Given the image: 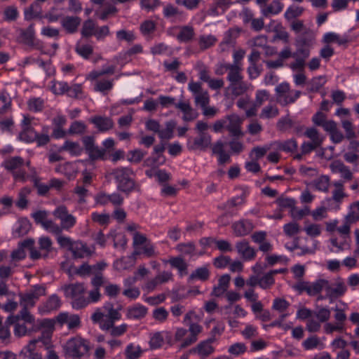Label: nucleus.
Returning <instances> with one entry per match:
<instances>
[{
	"label": "nucleus",
	"mask_w": 359,
	"mask_h": 359,
	"mask_svg": "<svg viewBox=\"0 0 359 359\" xmlns=\"http://www.w3.org/2000/svg\"><path fill=\"white\" fill-rule=\"evenodd\" d=\"M331 311L328 307L317 306L316 311H312L301 306L297 311V318L306 320V329L309 332H317L321 327V323L330 320Z\"/></svg>",
	"instance_id": "obj_1"
},
{
	"label": "nucleus",
	"mask_w": 359,
	"mask_h": 359,
	"mask_svg": "<svg viewBox=\"0 0 359 359\" xmlns=\"http://www.w3.org/2000/svg\"><path fill=\"white\" fill-rule=\"evenodd\" d=\"M202 331L203 327L200 324H191L190 328L188 327V329L177 327L175 329L173 339H168L167 342L170 346L177 343L180 348H185L198 341V335Z\"/></svg>",
	"instance_id": "obj_2"
},
{
	"label": "nucleus",
	"mask_w": 359,
	"mask_h": 359,
	"mask_svg": "<svg viewBox=\"0 0 359 359\" xmlns=\"http://www.w3.org/2000/svg\"><path fill=\"white\" fill-rule=\"evenodd\" d=\"M110 175L117 184V189L127 194L137 188L133 178V171L129 168L121 167L111 170Z\"/></svg>",
	"instance_id": "obj_3"
},
{
	"label": "nucleus",
	"mask_w": 359,
	"mask_h": 359,
	"mask_svg": "<svg viewBox=\"0 0 359 359\" xmlns=\"http://www.w3.org/2000/svg\"><path fill=\"white\" fill-rule=\"evenodd\" d=\"M229 84L224 90L226 98L234 100L246 93L250 88L251 84L243 81L242 72L239 70L228 80Z\"/></svg>",
	"instance_id": "obj_4"
},
{
	"label": "nucleus",
	"mask_w": 359,
	"mask_h": 359,
	"mask_svg": "<svg viewBox=\"0 0 359 359\" xmlns=\"http://www.w3.org/2000/svg\"><path fill=\"white\" fill-rule=\"evenodd\" d=\"M34 241L32 238L26 239L19 243L18 248L13 250L11 253V263L12 266H17V262L24 259L27 253L25 248L29 250L30 258L33 260H36L42 257V254L36 250L34 246Z\"/></svg>",
	"instance_id": "obj_5"
},
{
	"label": "nucleus",
	"mask_w": 359,
	"mask_h": 359,
	"mask_svg": "<svg viewBox=\"0 0 359 359\" xmlns=\"http://www.w3.org/2000/svg\"><path fill=\"white\" fill-rule=\"evenodd\" d=\"M64 292L65 296L73 300V307L76 309H81L88 304V301L83 297L86 288L83 283H72L69 285H64L61 287Z\"/></svg>",
	"instance_id": "obj_6"
},
{
	"label": "nucleus",
	"mask_w": 359,
	"mask_h": 359,
	"mask_svg": "<svg viewBox=\"0 0 359 359\" xmlns=\"http://www.w3.org/2000/svg\"><path fill=\"white\" fill-rule=\"evenodd\" d=\"M66 354L74 359L84 356L89 351V343L81 337L69 339L64 346Z\"/></svg>",
	"instance_id": "obj_7"
},
{
	"label": "nucleus",
	"mask_w": 359,
	"mask_h": 359,
	"mask_svg": "<svg viewBox=\"0 0 359 359\" xmlns=\"http://www.w3.org/2000/svg\"><path fill=\"white\" fill-rule=\"evenodd\" d=\"M276 101L282 106L294 103L301 95V91L291 90L287 82H283L275 88Z\"/></svg>",
	"instance_id": "obj_8"
},
{
	"label": "nucleus",
	"mask_w": 359,
	"mask_h": 359,
	"mask_svg": "<svg viewBox=\"0 0 359 359\" xmlns=\"http://www.w3.org/2000/svg\"><path fill=\"white\" fill-rule=\"evenodd\" d=\"M56 320L54 319H43L37 321L35 325L36 332L40 330L41 336L38 338L46 348L50 347V341L53 332L55 330V324Z\"/></svg>",
	"instance_id": "obj_9"
},
{
	"label": "nucleus",
	"mask_w": 359,
	"mask_h": 359,
	"mask_svg": "<svg viewBox=\"0 0 359 359\" xmlns=\"http://www.w3.org/2000/svg\"><path fill=\"white\" fill-rule=\"evenodd\" d=\"M53 216L60 221V227L62 230L69 231L76 223V218L69 212L66 205H60L53 212Z\"/></svg>",
	"instance_id": "obj_10"
},
{
	"label": "nucleus",
	"mask_w": 359,
	"mask_h": 359,
	"mask_svg": "<svg viewBox=\"0 0 359 359\" xmlns=\"http://www.w3.org/2000/svg\"><path fill=\"white\" fill-rule=\"evenodd\" d=\"M45 294V286L34 285L26 292L20 294V305L24 307H33L39 297Z\"/></svg>",
	"instance_id": "obj_11"
},
{
	"label": "nucleus",
	"mask_w": 359,
	"mask_h": 359,
	"mask_svg": "<svg viewBox=\"0 0 359 359\" xmlns=\"http://www.w3.org/2000/svg\"><path fill=\"white\" fill-rule=\"evenodd\" d=\"M226 122V130L229 132V135L233 138H241L243 136L241 130L243 119L237 114H232L224 117Z\"/></svg>",
	"instance_id": "obj_12"
},
{
	"label": "nucleus",
	"mask_w": 359,
	"mask_h": 359,
	"mask_svg": "<svg viewBox=\"0 0 359 359\" xmlns=\"http://www.w3.org/2000/svg\"><path fill=\"white\" fill-rule=\"evenodd\" d=\"M188 88L193 93L196 105H199L201 107L208 105L210 102L208 92L202 88L200 83L191 81Z\"/></svg>",
	"instance_id": "obj_13"
},
{
	"label": "nucleus",
	"mask_w": 359,
	"mask_h": 359,
	"mask_svg": "<svg viewBox=\"0 0 359 359\" xmlns=\"http://www.w3.org/2000/svg\"><path fill=\"white\" fill-rule=\"evenodd\" d=\"M266 30L269 32L274 33L272 41L280 40L285 43H289L290 34L287 32L285 27H284L280 22L276 20H271L267 25Z\"/></svg>",
	"instance_id": "obj_14"
},
{
	"label": "nucleus",
	"mask_w": 359,
	"mask_h": 359,
	"mask_svg": "<svg viewBox=\"0 0 359 359\" xmlns=\"http://www.w3.org/2000/svg\"><path fill=\"white\" fill-rule=\"evenodd\" d=\"M211 142L212 137L210 135L198 134L197 137L188 140L187 147V149L191 151H204L210 146Z\"/></svg>",
	"instance_id": "obj_15"
},
{
	"label": "nucleus",
	"mask_w": 359,
	"mask_h": 359,
	"mask_svg": "<svg viewBox=\"0 0 359 359\" xmlns=\"http://www.w3.org/2000/svg\"><path fill=\"white\" fill-rule=\"evenodd\" d=\"M56 322L60 325H67L69 330L79 327L81 324L80 318L78 315L69 313H60L55 318Z\"/></svg>",
	"instance_id": "obj_16"
},
{
	"label": "nucleus",
	"mask_w": 359,
	"mask_h": 359,
	"mask_svg": "<svg viewBox=\"0 0 359 359\" xmlns=\"http://www.w3.org/2000/svg\"><path fill=\"white\" fill-rule=\"evenodd\" d=\"M81 19L78 16L66 15L61 18L62 27L67 34L76 33L81 25Z\"/></svg>",
	"instance_id": "obj_17"
},
{
	"label": "nucleus",
	"mask_w": 359,
	"mask_h": 359,
	"mask_svg": "<svg viewBox=\"0 0 359 359\" xmlns=\"http://www.w3.org/2000/svg\"><path fill=\"white\" fill-rule=\"evenodd\" d=\"M232 229L236 236L241 237L249 234L254 229V226L248 219H241L232 224Z\"/></svg>",
	"instance_id": "obj_18"
},
{
	"label": "nucleus",
	"mask_w": 359,
	"mask_h": 359,
	"mask_svg": "<svg viewBox=\"0 0 359 359\" xmlns=\"http://www.w3.org/2000/svg\"><path fill=\"white\" fill-rule=\"evenodd\" d=\"M165 149V144L163 142L156 145L154 147V154L156 155V156H151L147 158L144 161V163L147 166L151 167H156L158 166L159 164H162L165 161L162 155Z\"/></svg>",
	"instance_id": "obj_19"
},
{
	"label": "nucleus",
	"mask_w": 359,
	"mask_h": 359,
	"mask_svg": "<svg viewBox=\"0 0 359 359\" xmlns=\"http://www.w3.org/2000/svg\"><path fill=\"white\" fill-rule=\"evenodd\" d=\"M238 253L245 260L254 259L256 256V250L250 245L248 241L243 240L236 244Z\"/></svg>",
	"instance_id": "obj_20"
},
{
	"label": "nucleus",
	"mask_w": 359,
	"mask_h": 359,
	"mask_svg": "<svg viewBox=\"0 0 359 359\" xmlns=\"http://www.w3.org/2000/svg\"><path fill=\"white\" fill-rule=\"evenodd\" d=\"M70 251L72 252L73 257L76 259L88 257L93 253V250L88 247L86 243L79 241L74 242Z\"/></svg>",
	"instance_id": "obj_21"
},
{
	"label": "nucleus",
	"mask_w": 359,
	"mask_h": 359,
	"mask_svg": "<svg viewBox=\"0 0 359 359\" xmlns=\"http://www.w3.org/2000/svg\"><path fill=\"white\" fill-rule=\"evenodd\" d=\"M34 35L35 30L33 24L30 25L26 29L20 30V36L26 44L32 46L42 51V43L40 41L34 42Z\"/></svg>",
	"instance_id": "obj_22"
},
{
	"label": "nucleus",
	"mask_w": 359,
	"mask_h": 359,
	"mask_svg": "<svg viewBox=\"0 0 359 359\" xmlns=\"http://www.w3.org/2000/svg\"><path fill=\"white\" fill-rule=\"evenodd\" d=\"M231 276L229 274H224L218 279V283L214 286L211 292V296L219 297L227 292L229 287Z\"/></svg>",
	"instance_id": "obj_23"
},
{
	"label": "nucleus",
	"mask_w": 359,
	"mask_h": 359,
	"mask_svg": "<svg viewBox=\"0 0 359 359\" xmlns=\"http://www.w3.org/2000/svg\"><path fill=\"white\" fill-rule=\"evenodd\" d=\"M100 132H107L114 128L113 120L107 116H95L90 119Z\"/></svg>",
	"instance_id": "obj_24"
},
{
	"label": "nucleus",
	"mask_w": 359,
	"mask_h": 359,
	"mask_svg": "<svg viewBox=\"0 0 359 359\" xmlns=\"http://www.w3.org/2000/svg\"><path fill=\"white\" fill-rule=\"evenodd\" d=\"M147 313V308L137 304L130 306L126 309V317L130 320H140L145 317Z\"/></svg>",
	"instance_id": "obj_25"
},
{
	"label": "nucleus",
	"mask_w": 359,
	"mask_h": 359,
	"mask_svg": "<svg viewBox=\"0 0 359 359\" xmlns=\"http://www.w3.org/2000/svg\"><path fill=\"white\" fill-rule=\"evenodd\" d=\"M231 4V0H214L210 4L208 13L212 16L222 14Z\"/></svg>",
	"instance_id": "obj_26"
},
{
	"label": "nucleus",
	"mask_w": 359,
	"mask_h": 359,
	"mask_svg": "<svg viewBox=\"0 0 359 359\" xmlns=\"http://www.w3.org/2000/svg\"><path fill=\"white\" fill-rule=\"evenodd\" d=\"M330 168L333 173L340 174L341 177L344 180H351L352 179V172L341 161L338 160L332 161L330 165Z\"/></svg>",
	"instance_id": "obj_27"
},
{
	"label": "nucleus",
	"mask_w": 359,
	"mask_h": 359,
	"mask_svg": "<svg viewBox=\"0 0 359 359\" xmlns=\"http://www.w3.org/2000/svg\"><path fill=\"white\" fill-rule=\"evenodd\" d=\"M262 14L264 17H269L272 15H277L280 13L283 8V4L278 0L272 1L269 4H262L260 6Z\"/></svg>",
	"instance_id": "obj_28"
},
{
	"label": "nucleus",
	"mask_w": 359,
	"mask_h": 359,
	"mask_svg": "<svg viewBox=\"0 0 359 359\" xmlns=\"http://www.w3.org/2000/svg\"><path fill=\"white\" fill-rule=\"evenodd\" d=\"M103 309L106 312V316L109 320L118 321L121 319L122 315L121 311L123 309L122 305L119 304L116 308H115L114 304L111 302H107L104 304Z\"/></svg>",
	"instance_id": "obj_29"
},
{
	"label": "nucleus",
	"mask_w": 359,
	"mask_h": 359,
	"mask_svg": "<svg viewBox=\"0 0 359 359\" xmlns=\"http://www.w3.org/2000/svg\"><path fill=\"white\" fill-rule=\"evenodd\" d=\"M330 184V177L327 175H320L311 182L309 186L317 191L327 193Z\"/></svg>",
	"instance_id": "obj_30"
},
{
	"label": "nucleus",
	"mask_w": 359,
	"mask_h": 359,
	"mask_svg": "<svg viewBox=\"0 0 359 359\" xmlns=\"http://www.w3.org/2000/svg\"><path fill=\"white\" fill-rule=\"evenodd\" d=\"M316 41V34L312 29H305L302 35L295 39V45L311 48Z\"/></svg>",
	"instance_id": "obj_31"
},
{
	"label": "nucleus",
	"mask_w": 359,
	"mask_h": 359,
	"mask_svg": "<svg viewBox=\"0 0 359 359\" xmlns=\"http://www.w3.org/2000/svg\"><path fill=\"white\" fill-rule=\"evenodd\" d=\"M61 302L60 298L53 294L50 296L48 299L39 307V311L42 313H49L52 311L57 309L60 306Z\"/></svg>",
	"instance_id": "obj_32"
},
{
	"label": "nucleus",
	"mask_w": 359,
	"mask_h": 359,
	"mask_svg": "<svg viewBox=\"0 0 359 359\" xmlns=\"http://www.w3.org/2000/svg\"><path fill=\"white\" fill-rule=\"evenodd\" d=\"M170 334L167 331L155 332L150 334L149 346L151 349H156L161 348L164 342V337Z\"/></svg>",
	"instance_id": "obj_33"
},
{
	"label": "nucleus",
	"mask_w": 359,
	"mask_h": 359,
	"mask_svg": "<svg viewBox=\"0 0 359 359\" xmlns=\"http://www.w3.org/2000/svg\"><path fill=\"white\" fill-rule=\"evenodd\" d=\"M271 145L274 146L278 150L286 152H294L297 149V142L294 139H290L283 142H274Z\"/></svg>",
	"instance_id": "obj_34"
},
{
	"label": "nucleus",
	"mask_w": 359,
	"mask_h": 359,
	"mask_svg": "<svg viewBox=\"0 0 359 359\" xmlns=\"http://www.w3.org/2000/svg\"><path fill=\"white\" fill-rule=\"evenodd\" d=\"M194 353H196L198 355L203 358H207L210 355L215 351V348L208 344V341H201L197 346L192 349Z\"/></svg>",
	"instance_id": "obj_35"
},
{
	"label": "nucleus",
	"mask_w": 359,
	"mask_h": 359,
	"mask_svg": "<svg viewBox=\"0 0 359 359\" xmlns=\"http://www.w3.org/2000/svg\"><path fill=\"white\" fill-rule=\"evenodd\" d=\"M217 41L216 36L212 34H202L198 38V46L202 51L213 46Z\"/></svg>",
	"instance_id": "obj_36"
},
{
	"label": "nucleus",
	"mask_w": 359,
	"mask_h": 359,
	"mask_svg": "<svg viewBox=\"0 0 359 359\" xmlns=\"http://www.w3.org/2000/svg\"><path fill=\"white\" fill-rule=\"evenodd\" d=\"M239 68H237L236 66H233L229 63H222L219 64L217 66L215 73L217 75L222 76L224 74V72L227 71V81L229 78H231L238 71Z\"/></svg>",
	"instance_id": "obj_37"
},
{
	"label": "nucleus",
	"mask_w": 359,
	"mask_h": 359,
	"mask_svg": "<svg viewBox=\"0 0 359 359\" xmlns=\"http://www.w3.org/2000/svg\"><path fill=\"white\" fill-rule=\"evenodd\" d=\"M25 164L24 160L20 156H15L10 158L4 161V166L6 169L13 172L20 170Z\"/></svg>",
	"instance_id": "obj_38"
},
{
	"label": "nucleus",
	"mask_w": 359,
	"mask_h": 359,
	"mask_svg": "<svg viewBox=\"0 0 359 359\" xmlns=\"http://www.w3.org/2000/svg\"><path fill=\"white\" fill-rule=\"evenodd\" d=\"M113 86V79L97 80L94 86V90L106 95L112 89Z\"/></svg>",
	"instance_id": "obj_39"
},
{
	"label": "nucleus",
	"mask_w": 359,
	"mask_h": 359,
	"mask_svg": "<svg viewBox=\"0 0 359 359\" xmlns=\"http://www.w3.org/2000/svg\"><path fill=\"white\" fill-rule=\"evenodd\" d=\"M41 17V8L37 2L32 4L25 10V18L27 20Z\"/></svg>",
	"instance_id": "obj_40"
},
{
	"label": "nucleus",
	"mask_w": 359,
	"mask_h": 359,
	"mask_svg": "<svg viewBox=\"0 0 359 359\" xmlns=\"http://www.w3.org/2000/svg\"><path fill=\"white\" fill-rule=\"evenodd\" d=\"M334 189L332 191V199L339 203L346 196L344 192V184L341 181L334 182L333 183Z\"/></svg>",
	"instance_id": "obj_41"
},
{
	"label": "nucleus",
	"mask_w": 359,
	"mask_h": 359,
	"mask_svg": "<svg viewBox=\"0 0 359 359\" xmlns=\"http://www.w3.org/2000/svg\"><path fill=\"white\" fill-rule=\"evenodd\" d=\"M325 43H337L338 45H344L348 42L346 36H341L339 34L334 32L326 33L323 39Z\"/></svg>",
	"instance_id": "obj_42"
},
{
	"label": "nucleus",
	"mask_w": 359,
	"mask_h": 359,
	"mask_svg": "<svg viewBox=\"0 0 359 359\" xmlns=\"http://www.w3.org/2000/svg\"><path fill=\"white\" fill-rule=\"evenodd\" d=\"M142 353L143 351L139 345L130 344L126 348L125 356L126 359H138Z\"/></svg>",
	"instance_id": "obj_43"
},
{
	"label": "nucleus",
	"mask_w": 359,
	"mask_h": 359,
	"mask_svg": "<svg viewBox=\"0 0 359 359\" xmlns=\"http://www.w3.org/2000/svg\"><path fill=\"white\" fill-rule=\"evenodd\" d=\"M31 176L32 177V182L34 186L36 187L38 194L39 195H45L50 189V184H41L39 182V178L38 177V172L34 169H31Z\"/></svg>",
	"instance_id": "obj_44"
},
{
	"label": "nucleus",
	"mask_w": 359,
	"mask_h": 359,
	"mask_svg": "<svg viewBox=\"0 0 359 359\" xmlns=\"http://www.w3.org/2000/svg\"><path fill=\"white\" fill-rule=\"evenodd\" d=\"M38 244L40 250L39 251L42 254V257H47L52 250L53 242L51 239L48 236H41L39 238Z\"/></svg>",
	"instance_id": "obj_45"
},
{
	"label": "nucleus",
	"mask_w": 359,
	"mask_h": 359,
	"mask_svg": "<svg viewBox=\"0 0 359 359\" xmlns=\"http://www.w3.org/2000/svg\"><path fill=\"white\" fill-rule=\"evenodd\" d=\"M31 193V189L25 187L22 188L18 193V198L16 201V205L20 209H25L28 204L27 197Z\"/></svg>",
	"instance_id": "obj_46"
},
{
	"label": "nucleus",
	"mask_w": 359,
	"mask_h": 359,
	"mask_svg": "<svg viewBox=\"0 0 359 359\" xmlns=\"http://www.w3.org/2000/svg\"><path fill=\"white\" fill-rule=\"evenodd\" d=\"M302 346L305 350H311L317 348L321 349L323 348L324 344L316 335H313L306 339L303 341Z\"/></svg>",
	"instance_id": "obj_47"
},
{
	"label": "nucleus",
	"mask_w": 359,
	"mask_h": 359,
	"mask_svg": "<svg viewBox=\"0 0 359 359\" xmlns=\"http://www.w3.org/2000/svg\"><path fill=\"white\" fill-rule=\"evenodd\" d=\"M176 127V123L174 121H169L165 123V128L160 130L158 135L161 140H170L173 137L174 129Z\"/></svg>",
	"instance_id": "obj_48"
},
{
	"label": "nucleus",
	"mask_w": 359,
	"mask_h": 359,
	"mask_svg": "<svg viewBox=\"0 0 359 359\" xmlns=\"http://www.w3.org/2000/svg\"><path fill=\"white\" fill-rule=\"evenodd\" d=\"M60 151H67L74 156H79L82 152V148L79 143L66 141L60 147Z\"/></svg>",
	"instance_id": "obj_49"
},
{
	"label": "nucleus",
	"mask_w": 359,
	"mask_h": 359,
	"mask_svg": "<svg viewBox=\"0 0 359 359\" xmlns=\"http://www.w3.org/2000/svg\"><path fill=\"white\" fill-rule=\"evenodd\" d=\"M304 135L309 138L316 146L320 147L323 142V137L320 136L319 132L315 128H307Z\"/></svg>",
	"instance_id": "obj_50"
},
{
	"label": "nucleus",
	"mask_w": 359,
	"mask_h": 359,
	"mask_svg": "<svg viewBox=\"0 0 359 359\" xmlns=\"http://www.w3.org/2000/svg\"><path fill=\"white\" fill-rule=\"evenodd\" d=\"M96 28L95 22L93 20L88 19L83 22L81 34L83 37H90L95 35Z\"/></svg>",
	"instance_id": "obj_51"
},
{
	"label": "nucleus",
	"mask_w": 359,
	"mask_h": 359,
	"mask_svg": "<svg viewBox=\"0 0 359 359\" xmlns=\"http://www.w3.org/2000/svg\"><path fill=\"white\" fill-rule=\"evenodd\" d=\"M27 107L30 111H41L44 108V100L41 97H32L27 101Z\"/></svg>",
	"instance_id": "obj_52"
},
{
	"label": "nucleus",
	"mask_w": 359,
	"mask_h": 359,
	"mask_svg": "<svg viewBox=\"0 0 359 359\" xmlns=\"http://www.w3.org/2000/svg\"><path fill=\"white\" fill-rule=\"evenodd\" d=\"M27 323H16L14 327V334L18 337H21L26 335H30L32 332H36L35 326H34L32 329H29L27 327Z\"/></svg>",
	"instance_id": "obj_53"
},
{
	"label": "nucleus",
	"mask_w": 359,
	"mask_h": 359,
	"mask_svg": "<svg viewBox=\"0 0 359 359\" xmlns=\"http://www.w3.org/2000/svg\"><path fill=\"white\" fill-rule=\"evenodd\" d=\"M194 36V29L191 26H184L181 27L177 39L183 42L189 41Z\"/></svg>",
	"instance_id": "obj_54"
},
{
	"label": "nucleus",
	"mask_w": 359,
	"mask_h": 359,
	"mask_svg": "<svg viewBox=\"0 0 359 359\" xmlns=\"http://www.w3.org/2000/svg\"><path fill=\"white\" fill-rule=\"evenodd\" d=\"M325 280L319 279L315 282L310 283L309 285L308 294L309 296H315L320 293L325 286Z\"/></svg>",
	"instance_id": "obj_55"
},
{
	"label": "nucleus",
	"mask_w": 359,
	"mask_h": 359,
	"mask_svg": "<svg viewBox=\"0 0 359 359\" xmlns=\"http://www.w3.org/2000/svg\"><path fill=\"white\" fill-rule=\"evenodd\" d=\"M11 99L9 95L2 91L0 93V114H4L11 109Z\"/></svg>",
	"instance_id": "obj_56"
},
{
	"label": "nucleus",
	"mask_w": 359,
	"mask_h": 359,
	"mask_svg": "<svg viewBox=\"0 0 359 359\" xmlns=\"http://www.w3.org/2000/svg\"><path fill=\"white\" fill-rule=\"evenodd\" d=\"M116 67L114 65H110L103 68L100 71H93L91 72L87 76L88 79L91 81L95 80L100 76H102L105 74H114L115 72Z\"/></svg>",
	"instance_id": "obj_57"
},
{
	"label": "nucleus",
	"mask_w": 359,
	"mask_h": 359,
	"mask_svg": "<svg viewBox=\"0 0 359 359\" xmlns=\"http://www.w3.org/2000/svg\"><path fill=\"white\" fill-rule=\"evenodd\" d=\"M247 346L243 342H236L228 348V353L233 356H239L244 354L247 351Z\"/></svg>",
	"instance_id": "obj_58"
},
{
	"label": "nucleus",
	"mask_w": 359,
	"mask_h": 359,
	"mask_svg": "<svg viewBox=\"0 0 359 359\" xmlns=\"http://www.w3.org/2000/svg\"><path fill=\"white\" fill-rule=\"evenodd\" d=\"M76 52L85 59H88L93 53V48L89 44L77 43L75 47Z\"/></svg>",
	"instance_id": "obj_59"
},
{
	"label": "nucleus",
	"mask_w": 359,
	"mask_h": 359,
	"mask_svg": "<svg viewBox=\"0 0 359 359\" xmlns=\"http://www.w3.org/2000/svg\"><path fill=\"white\" fill-rule=\"evenodd\" d=\"M304 11V8L300 6H290L285 11L284 16L288 21L296 20L295 18L302 15Z\"/></svg>",
	"instance_id": "obj_60"
},
{
	"label": "nucleus",
	"mask_w": 359,
	"mask_h": 359,
	"mask_svg": "<svg viewBox=\"0 0 359 359\" xmlns=\"http://www.w3.org/2000/svg\"><path fill=\"white\" fill-rule=\"evenodd\" d=\"M271 149V146L269 145H264L263 147H254L250 153V157L251 159H255V161L259 160L261 158H262L265 154L267 153L268 151H269Z\"/></svg>",
	"instance_id": "obj_61"
},
{
	"label": "nucleus",
	"mask_w": 359,
	"mask_h": 359,
	"mask_svg": "<svg viewBox=\"0 0 359 359\" xmlns=\"http://www.w3.org/2000/svg\"><path fill=\"white\" fill-rule=\"evenodd\" d=\"M270 98V93L266 90H258L255 93V107H259Z\"/></svg>",
	"instance_id": "obj_62"
},
{
	"label": "nucleus",
	"mask_w": 359,
	"mask_h": 359,
	"mask_svg": "<svg viewBox=\"0 0 359 359\" xmlns=\"http://www.w3.org/2000/svg\"><path fill=\"white\" fill-rule=\"evenodd\" d=\"M210 272L207 267L196 269L189 276L190 280L198 279L205 281L209 278Z\"/></svg>",
	"instance_id": "obj_63"
},
{
	"label": "nucleus",
	"mask_w": 359,
	"mask_h": 359,
	"mask_svg": "<svg viewBox=\"0 0 359 359\" xmlns=\"http://www.w3.org/2000/svg\"><path fill=\"white\" fill-rule=\"evenodd\" d=\"M91 219L99 225L107 226L110 222V215L107 213L95 212L91 214Z\"/></svg>",
	"instance_id": "obj_64"
}]
</instances>
